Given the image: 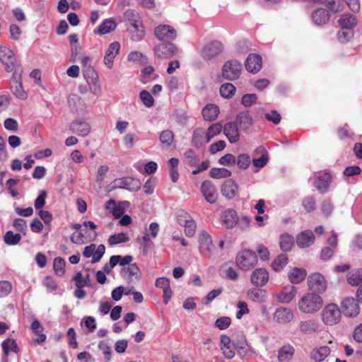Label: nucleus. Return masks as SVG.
Masks as SVG:
<instances>
[{
  "label": "nucleus",
  "instance_id": "c756f323",
  "mask_svg": "<svg viewBox=\"0 0 362 362\" xmlns=\"http://www.w3.org/2000/svg\"><path fill=\"white\" fill-rule=\"evenodd\" d=\"M315 240V235L312 230H306L296 236V244L300 248L310 246Z\"/></svg>",
  "mask_w": 362,
  "mask_h": 362
},
{
  "label": "nucleus",
  "instance_id": "a19ab883",
  "mask_svg": "<svg viewBox=\"0 0 362 362\" xmlns=\"http://www.w3.org/2000/svg\"><path fill=\"white\" fill-rule=\"evenodd\" d=\"M338 22L343 29L347 30L352 29L357 23L356 18L350 14H343Z\"/></svg>",
  "mask_w": 362,
  "mask_h": 362
},
{
  "label": "nucleus",
  "instance_id": "20e7f679",
  "mask_svg": "<svg viewBox=\"0 0 362 362\" xmlns=\"http://www.w3.org/2000/svg\"><path fill=\"white\" fill-rule=\"evenodd\" d=\"M327 344L316 346L310 351V357L314 362H324L330 355L332 349H335L333 337L329 336L327 341Z\"/></svg>",
  "mask_w": 362,
  "mask_h": 362
},
{
  "label": "nucleus",
  "instance_id": "f8f14e48",
  "mask_svg": "<svg viewBox=\"0 0 362 362\" xmlns=\"http://www.w3.org/2000/svg\"><path fill=\"white\" fill-rule=\"evenodd\" d=\"M223 45L219 41H211L202 49V56L206 60H210L218 56L223 51Z\"/></svg>",
  "mask_w": 362,
  "mask_h": 362
},
{
  "label": "nucleus",
  "instance_id": "de8ad7c7",
  "mask_svg": "<svg viewBox=\"0 0 362 362\" xmlns=\"http://www.w3.org/2000/svg\"><path fill=\"white\" fill-rule=\"evenodd\" d=\"M117 24L112 19L105 20L98 27V33L104 35L109 33L110 31L116 28Z\"/></svg>",
  "mask_w": 362,
  "mask_h": 362
},
{
  "label": "nucleus",
  "instance_id": "4d7b16f0",
  "mask_svg": "<svg viewBox=\"0 0 362 362\" xmlns=\"http://www.w3.org/2000/svg\"><path fill=\"white\" fill-rule=\"evenodd\" d=\"M235 163L239 168L245 170L250 166L251 159L248 154L242 153L237 157Z\"/></svg>",
  "mask_w": 362,
  "mask_h": 362
},
{
  "label": "nucleus",
  "instance_id": "c03bdc74",
  "mask_svg": "<svg viewBox=\"0 0 362 362\" xmlns=\"http://www.w3.org/2000/svg\"><path fill=\"white\" fill-rule=\"evenodd\" d=\"M2 349L4 354L7 356L11 352L18 353L19 349L16 341L13 339H7L1 343Z\"/></svg>",
  "mask_w": 362,
  "mask_h": 362
},
{
  "label": "nucleus",
  "instance_id": "774afa93",
  "mask_svg": "<svg viewBox=\"0 0 362 362\" xmlns=\"http://www.w3.org/2000/svg\"><path fill=\"white\" fill-rule=\"evenodd\" d=\"M185 162L191 166H194L197 163L198 158L197 157L196 153L194 151L189 149L187 150L185 154Z\"/></svg>",
  "mask_w": 362,
  "mask_h": 362
},
{
  "label": "nucleus",
  "instance_id": "9b49d317",
  "mask_svg": "<svg viewBox=\"0 0 362 362\" xmlns=\"http://www.w3.org/2000/svg\"><path fill=\"white\" fill-rule=\"evenodd\" d=\"M199 251L204 257H210L215 250L210 235L202 231L199 236Z\"/></svg>",
  "mask_w": 362,
  "mask_h": 362
},
{
  "label": "nucleus",
  "instance_id": "8fccbe9b",
  "mask_svg": "<svg viewBox=\"0 0 362 362\" xmlns=\"http://www.w3.org/2000/svg\"><path fill=\"white\" fill-rule=\"evenodd\" d=\"M293 245V238L288 233L280 236L279 245L284 252L290 251Z\"/></svg>",
  "mask_w": 362,
  "mask_h": 362
},
{
  "label": "nucleus",
  "instance_id": "a211bd4d",
  "mask_svg": "<svg viewBox=\"0 0 362 362\" xmlns=\"http://www.w3.org/2000/svg\"><path fill=\"white\" fill-rule=\"evenodd\" d=\"M121 275L127 281L134 283L140 279L141 272L137 265L134 263L125 267H122Z\"/></svg>",
  "mask_w": 362,
  "mask_h": 362
},
{
  "label": "nucleus",
  "instance_id": "58836bf2",
  "mask_svg": "<svg viewBox=\"0 0 362 362\" xmlns=\"http://www.w3.org/2000/svg\"><path fill=\"white\" fill-rule=\"evenodd\" d=\"M136 242L139 244V248L144 255H147L149 249L153 245V242L151 240V236L148 233H145L142 238L138 237Z\"/></svg>",
  "mask_w": 362,
  "mask_h": 362
},
{
  "label": "nucleus",
  "instance_id": "aec40b11",
  "mask_svg": "<svg viewBox=\"0 0 362 362\" xmlns=\"http://www.w3.org/2000/svg\"><path fill=\"white\" fill-rule=\"evenodd\" d=\"M294 314L288 308H278L274 313L273 318L279 324H287L293 320Z\"/></svg>",
  "mask_w": 362,
  "mask_h": 362
},
{
  "label": "nucleus",
  "instance_id": "dca6fc26",
  "mask_svg": "<svg viewBox=\"0 0 362 362\" xmlns=\"http://www.w3.org/2000/svg\"><path fill=\"white\" fill-rule=\"evenodd\" d=\"M269 277V272L266 269L257 268L251 273L250 282L257 287H262L268 282Z\"/></svg>",
  "mask_w": 362,
  "mask_h": 362
},
{
  "label": "nucleus",
  "instance_id": "4be33fe9",
  "mask_svg": "<svg viewBox=\"0 0 362 362\" xmlns=\"http://www.w3.org/2000/svg\"><path fill=\"white\" fill-rule=\"evenodd\" d=\"M119 49L120 45L118 42H113L109 45L103 59V62L108 69L112 68L114 59L119 54Z\"/></svg>",
  "mask_w": 362,
  "mask_h": 362
},
{
  "label": "nucleus",
  "instance_id": "423d86ee",
  "mask_svg": "<svg viewBox=\"0 0 362 362\" xmlns=\"http://www.w3.org/2000/svg\"><path fill=\"white\" fill-rule=\"evenodd\" d=\"M177 221L178 223L185 228V235L193 237L197 229V224L192 216L183 210L177 212Z\"/></svg>",
  "mask_w": 362,
  "mask_h": 362
},
{
  "label": "nucleus",
  "instance_id": "0eeeda50",
  "mask_svg": "<svg viewBox=\"0 0 362 362\" xmlns=\"http://www.w3.org/2000/svg\"><path fill=\"white\" fill-rule=\"evenodd\" d=\"M83 74L89 86L90 91L95 95L100 94L101 87L95 69L92 66H85L83 67Z\"/></svg>",
  "mask_w": 362,
  "mask_h": 362
},
{
  "label": "nucleus",
  "instance_id": "603ef678",
  "mask_svg": "<svg viewBox=\"0 0 362 362\" xmlns=\"http://www.w3.org/2000/svg\"><path fill=\"white\" fill-rule=\"evenodd\" d=\"M129 240V237L127 233H119L114 234L108 238V243L110 245H115L122 243H127Z\"/></svg>",
  "mask_w": 362,
  "mask_h": 362
},
{
  "label": "nucleus",
  "instance_id": "3c124183",
  "mask_svg": "<svg viewBox=\"0 0 362 362\" xmlns=\"http://www.w3.org/2000/svg\"><path fill=\"white\" fill-rule=\"evenodd\" d=\"M209 175L213 178L221 179L229 177L231 175V172L224 168H214L210 170Z\"/></svg>",
  "mask_w": 362,
  "mask_h": 362
},
{
  "label": "nucleus",
  "instance_id": "cd10ccee",
  "mask_svg": "<svg viewBox=\"0 0 362 362\" xmlns=\"http://www.w3.org/2000/svg\"><path fill=\"white\" fill-rule=\"evenodd\" d=\"M295 354L294 347L290 344H284L278 350V362H291Z\"/></svg>",
  "mask_w": 362,
  "mask_h": 362
},
{
  "label": "nucleus",
  "instance_id": "a18cd8bd",
  "mask_svg": "<svg viewBox=\"0 0 362 362\" xmlns=\"http://www.w3.org/2000/svg\"><path fill=\"white\" fill-rule=\"evenodd\" d=\"M347 282L352 286L359 285L362 282V269L353 270L347 276Z\"/></svg>",
  "mask_w": 362,
  "mask_h": 362
},
{
  "label": "nucleus",
  "instance_id": "09e8293b",
  "mask_svg": "<svg viewBox=\"0 0 362 362\" xmlns=\"http://www.w3.org/2000/svg\"><path fill=\"white\" fill-rule=\"evenodd\" d=\"M33 332L37 336V338L34 339V341L37 343L44 342L46 339V335L42 333L43 328L37 320H34L31 325Z\"/></svg>",
  "mask_w": 362,
  "mask_h": 362
},
{
  "label": "nucleus",
  "instance_id": "5fc2aeb1",
  "mask_svg": "<svg viewBox=\"0 0 362 362\" xmlns=\"http://www.w3.org/2000/svg\"><path fill=\"white\" fill-rule=\"evenodd\" d=\"M235 93V87L230 83L223 84L220 88V94L225 98L232 97Z\"/></svg>",
  "mask_w": 362,
  "mask_h": 362
},
{
  "label": "nucleus",
  "instance_id": "f257e3e1",
  "mask_svg": "<svg viewBox=\"0 0 362 362\" xmlns=\"http://www.w3.org/2000/svg\"><path fill=\"white\" fill-rule=\"evenodd\" d=\"M322 298L315 292H307L298 300V308L299 311L305 315H312L318 313L323 306Z\"/></svg>",
  "mask_w": 362,
  "mask_h": 362
},
{
  "label": "nucleus",
  "instance_id": "bf43d9fd",
  "mask_svg": "<svg viewBox=\"0 0 362 362\" xmlns=\"http://www.w3.org/2000/svg\"><path fill=\"white\" fill-rule=\"evenodd\" d=\"M174 139L173 133L170 130H164L161 132L159 136L160 141L162 144L169 146Z\"/></svg>",
  "mask_w": 362,
  "mask_h": 362
},
{
  "label": "nucleus",
  "instance_id": "49530a36",
  "mask_svg": "<svg viewBox=\"0 0 362 362\" xmlns=\"http://www.w3.org/2000/svg\"><path fill=\"white\" fill-rule=\"evenodd\" d=\"M131 39L133 41H140L145 35V30L144 29L143 23H139V25L132 26L130 29Z\"/></svg>",
  "mask_w": 362,
  "mask_h": 362
},
{
  "label": "nucleus",
  "instance_id": "6e6d98bb",
  "mask_svg": "<svg viewBox=\"0 0 362 362\" xmlns=\"http://www.w3.org/2000/svg\"><path fill=\"white\" fill-rule=\"evenodd\" d=\"M223 130V127L219 123H215L211 124L208 129L206 131V141H210L216 135L219 134Z\"/></svg>",
  "mask_w": 362,
  "mask_h": 362
},
{
  "label": "nucleus",
  "instance_id": "f3484780",
  "mask_svg": "<svg viewBox=\"0 0 362 362\" xmlns=\"http://www.w3.org/2000/svg\"><path fill=\"white\" fill-rule=\"evenodd\" d=\"M105 251L104 245L96 246L95 244H90L84 248L83 255L86 258L92 257V262H98Z\"/></svg>",
  "mask_w": 362,
  "mask_h": 362
},
{
  "label": "nucleus",
  "instance_id": "338daca9",
  "mask_svg": "<svg viewBox=\"0 0 362 362\" xmlns=\"http://www.w3.org/2000/svg\"><path fill=\"white\" fill-rule=\"evenodd\" d=\"M13 226L15 229L23 235L26 234L28 229L27 221L23 218H16L13 221Z\"/></svg>",
  "mask_w": 362,
  "mask_h": 362
},
{
  "label": "nucleus",
  "instance_id": "7c9ffc66",
  "mask_svg": "<svg viewBox=\"0 0 362 362\" xmlns=\"http://www.w3.org/2000/svg\"><path fill=\"white\" fill-rule=\"evenodd\" d=\"M246 69L251 73H257L262 68V58L259 55L250 54L245 62Z\"/></svg>",
  "mask_w": 362,
  "mask_h": 362
},
{
  "label": "nucleus",
  "instance_id": "c85d7f7f",
  "mask_svg": "<svg viewBox=\"0 0 362 362\" xmlns=\"http://www.w3.org/2000/svg\"><path fill=\"white\" fill-rule=\"evenodd\" d=\"M221 193L228 199L235 197L238 193V184L232 179L226 180L222 185Z\"/></svg>",
  "mask_w": 362,
  "mask_h": 362
},
{
  "label": "nucleus",
  "instance_id": "72a5a7b5",
  "mask_svg": "<svg viewBox=\"0 0 362 362\" xmlns=\"http://www.w3.org/2000/svg\"><path fill=\"white\" fill-rule=\"evenodd\" d=\"M329 19V11L325 8H318L312 13V20L317 25L325 24Z\"/></svg>",
  "mask_w": 362,
  "mask_h": 362
},
{
  "label": "nucleus",
  "instance_id": "ddd939ff",
  "mask_svg": "<svg viewBox=\"0 0 362 362\" xmlns=\"http://www.w3.org/2000/svg\"><path fill=\"white\" fill-rule=\"evenodd\" d=\"M156 37L160 41H172L177 37L176 30L168 25H160L155 28Z\"/></svg>",
  "mask_w": 362,
  "mask_h": 362
},
{
  "label": "nucleus",
  "instance_id": "393cba45",
  "mask_svg": "<svg viewBox=\"0 0 362 362\" xmlns=\"http://www.w3.org/2000/svg\"><path fill=\"white\" fill-rule=\"evenodd\" d=\"M21 76L17 71L13 74L11 81V90L13 93L18 98L25 100L27 98V93L23 90L22 83L21 81Z\"/></svg>",
  "mask_w": 362,
  "mask_h": 362
},
{
  "label": "nucleus",
  "instance_id": "412c9836",
  "mask_svg": "<svg viewBox=\"0 0 362 362\" xmlns=\"http://www.w3.org/2000/svg\"><path fill=\"white\" fill-rule=\"evenodd\" d=\"M201 192L206 202L214 204L216 202L218 194L216 187L210 181L205 180L201 186Z\"/></svg>",
  "mask_w": 362,
  "mask_h": 362
},
{
  "label": "nucleus",
  "instance_id": "6e6552de",
  "mask_svg": "<svg viewBox=\"0 0 362 362\" xmlns=\"http://www.w3.org/2000/svg\"><path fill=\"white\" fill-rule=\"evenodd\" d=\"M308 286L311 292H315L317 294L324 293L327 288V282L320 273L315 272L310 274L308 277Z\"/></svg>",
  "mask_w": 362,
  "mask_h": 362
},
{
  "label": "nucleus",
  "instance_id": "79ce46f5",
  "mask_svg": "<svg viewBox=\"0 0 362 362\" xmlns=\"http://www.w3.org/2000/svg\"><path fill=\"white\" fill-rule=\"evenodd\" d=\"M329 182V175L325 174L322 176L315 177L314 181L315 187L321 192H325L327 190Z\"/></svg>",
  "mask_w": 362,
  "mask_h": 362
},
{
  "label": "nucleus",
  "instance_id": "473e14b6",
  "mask_svg": "<svg viewBox=\"0 0 362 362\" xmlns=\"http://www.w3.org/2000/svg\"><path fill=\"white\" fill-rule=\"evenodd\" d=\"M307 276V272L304 269L294 267L290 270L288 274V280L293 284H298L302 282Z\"/></svg>",
  "mask_w": 362,
  "mask_h": 362
},
{
  "label": "nucleus",
  "instance_id": "6ab92c4d",
  "mask_svg": "<svg viewBox=\"0 0 362 362\" xmlns=\"http://www.w3.org/2000/svg\"><path fill=\"white\" fill-rule=\"evenodd\" d=\"M69 130L78 136H86L90 132V126L85 120L77 119L70 123Z\"/></svg>",
  "mask_w": 362,
  "mask_h": 362
},
{
  "label": "nucleus",
  "instance_id": "5701e85b",
  "mask_svg": "<svg viewBox=\"0 0 362 362\" xmlns=\"http://www.w3.org/2000/svg\"><path fill=\"white\" fill-rule=\"evenodd\" d=\"M223 133L228 140L232 143H236L240 139V133L237 126V122H229L225 124L223 127Z\"/></svg>",
  "mask_w": 362,
  "mask_h": 362
},
{
  "label": "nucleus",
  "instance_id": "1a4fd4ad",
  "mask_svg": "<svg viewBox=\"0 0 362 362\" xmlns=\"http://www.w3.org/2000/svg\"><path fill=\"white\" fill-rule=\"evenodd\" d=\"M242 71V64L237 60L226 62L222 69L223 76L227 80H235L238 78Z\"/></svg>",
  "mask_w": 362,
  "mask_h": 362
},
{
  "label": "nucleus",
  "instance_id": "ea45409f",
  "mask_svg": "<svg viewBox=\"0 0 362 362\" xmlns=\"http://www.w3.org/2000/svg\"><path fill=\"white\" fill-rule=\"evenodd\" d=\"M206 139V132L203 128H197L194 131L192 142L194 146L199 147L209 142Z\"/></svg>",
  "mask_w": 362,
  "mask_h": 362
},
{
  "label": "nucleus",
  "instance_id": "f03ea898",
  "mask_svg": "<svg viewBox=\"0 0 362 362\" xmlns=\"http://www.w3.org/2000/svg\"><path fill=\"white\" fill-rule=\"evenodd\" d=\"M321 310L320 319L324 325L333 327L340 322L341 312L337 303H329Z\"/></svg>",
  "mask_w": 362,
  "mask_h": 362
},
{
  "label": "nucleus",
  "instance_id": "f704fd0d",
  "mask_svg": "<svg viewBox=\"0 0 362 362\" xmlns=\"http://www.w3.org/2000/svg\"><path fill=\"white\" fill-rule=\"evenodd\" d=\"M219 114V108L214 104L206 105L202 110V115L205 120H215Z\"/></svg>",
  "mask_w": 362,
  "mask_h": 362
},
{
  "label": "nucleus",
  "instance_id": "864d4df0",
  "mask_svg": "<svg viewBox=\"0 0 362 362\" xmlns=\"http://www.w3.org/2000/svg\"><path fill=\"white\" fill-rule=\"evenodd\" d=\"M288 264V257L286 255H279L272 262V267L275 272L281 271Z\"/></svg>",
  "mask_w": 362,
  "mask_h": 362
},
{
  "label": "nucleus",
  "instance_id": "e2e57ef3",
  "mask_svg": "<svg viewBox=\"0 0 362 362\" xmlns=\"http://www.w3.org/2000/svg\"><path fill=\"white\" fill-rule=\"evenodd\" d=\"M127 59L130 62H138L141 64L146 63V57L141 52L137 51L131 52Z\"/></svg>",
  "mask_w": 362,
  "mask_h": 362
},
{
  "label": "nucleus",
  "instance_id": "7ed1b4c3",
  "mask_svg": "<svg viewBox=\"0 0 362 362\" xmlns=\"http://www.w3.org/2000/svg\"><path fill=\"white\" fill-rule=\"evenodd\" d=\"M237 267L243 271H249L257 263V257L250 250H243L239 252L235 258Z\"/></svg>",
  "mask_w": 362,
  "mask_h": 362
},
{
  "label": "nucleus",
  "instance_id": "c9c22d12",
  "mask_svg": "<svg viewBox=\"0 0 362 362\" xmlns=\"http://www.w3.org/2000/svg\"><path fill=\"white\" fill-rule=\"evenodd\" d=\"M124 21L129 23L131 27L142 23L140 15L133 9L127 10L123 16Z\"/></svg>",
  "mask_w": 362,
  "mask_h": 362
},
{
  "label": "nucleus",
  "instance_id": "b1692460",
  "mask_svg": "<svg viewBox=\"0 0 362 362\" xmlns=\"http://www.w3.org/2000/svg\"><path fill=\"white\" fill-rule=\"evenodd\" d=\"M176 50L175 45L171 43H160L154 48L156 55L163 59L172 57L175 54Z\"/></svg>",
  "mask_w": 362,
  "mask_h": 362
},
{
  "label": "nucleus",
  "instance_id": "9d476101",
  "mask_svg": "<svg viewBox=\"0 0 362 362\" xmlns=\"http://www.w3.org/2000/svg\"><path fill=\"white\" fill-rule=\"evenodd\" d=\"M0 61L5 65L7 71H12L16 64L13 50L3 45H0Z\"/></svg>",
  "mask_w": 362,
  "mask_h": 362
},
{
  "label": "nucleus",
  "instance_id": "69168bd1",
  "mask_svg": "<svg viewBox=\"0 0 362 362\" xmlns=\"http://www.w3.org/2000/svg\"><path fill=\"white\" fill-rule=\"evenodd\" d=\"M68 104L73 110H78L82 105V100L78 95L74 94L69 97Z\"/></svg>",
  "mask_w": 362,
  "mask_h": 362
},
{
  "label": "nucleus",
  "instance_id": "052dcab7",
  "mask_svg": "<svg viewBox=\"0 0 362 362\" xmlns=\"http://www.w3.org/2000/svg\"><path fill=\"white\" fill-rule=\"evenodd\" d=\"M74 281H76V287H84L89 285L90 276L86 274L83 276L81 272H78L74 277Z\"/></svg>",
  "mask_w": 362,
  "mask_h": 362
},
{
  "label": "nucleus",
  "instance_id": "e433bc0d",
  "mask_svg": "<svg viewBox=\"0 0 362 362\" xmlns=\"http://www.w3.org/2000/svg\"><path fill=\"white\" fill-rule=\"evenodd\" d=\"M240 129L247 130L252 126L253 119L248 112H240L236 117V122Z\"/></svg>",
  "mask_w": 362,
  "mask_h": 362
},
{
  "label": "nucleus",
  "instance_id": "37998d69",
  "mask_svg": "<svg viewBox=\"0 0 362 362\" xmlns=\"http://www.w3.org/2000/svg\"><path fill=\"white\" fill-rule=\"evenodd\" d=\"M257 151H260L262 153L260 158H254L252 159V163H253L254 166H255L256 168H262L264 165H266V164L268 162V155H267V153L265 148L262 146L257 148L255 150V153H257Z\"/></svg>",
  "mask_w": 362,
  "mask_h": 362
},
{
  "label": "nucleus",
  "instance_id": "13d9d810",
  "mask_svg": "<svg viewBox=\"0 0 362 362\" xmlns=\"http://www.w3.org/2000/svg\"><path fill=\"white\" fill-rule=\"evenodd\" d=\"M21 239V235L19 233L14 234L12 231H7L4 235V242L7 245H17Z\"/></svg>",
  "mask_w": 362,
  "mask_h": 362
},
{
  "label": "nucleus",
  "instance_id": "680f3d73",
  "mask_svg": "<svg viewBox=\"0 0 362 362\" xmlns=\"http://www.w3.org/2000/svg\"><path fill=\"white\" fill-rule=\"evenodd\" d=\"M65 261L62 257H56L54 259L53 268L57 275L62 276L64 273Z\"/></svg>",
  "mask_w": 362,
  "mask_h": 362
},
{
  "label": "nucleus",
  "instance_id": "a878e982",
  "mask_svg": "<svg viewBox=\"0 0 362 362\" xmlns=\"http://www.w3.org/2000/svg\"><path fill=\"white\" fill-rule=\"evenodd\" d=\"M221 220L226 228H233L238 221V214L234 209H228L223 212Z\"/></svg>",
  "mask_w": 362,
  "mask_h": 362
},
{
  "label": "nucleus",
  "instance_id": "39448f33",
  "mask_svg": "<svg viewBox=\"0 0 362 362\" xmlns=\"http://www.w3.org/2000/svg\"><path fill=\"white\" fill-rule=\"evenodd\" d=\"M360 303L354 297H346L340 302V310L341 313L346 317H356L361 311Z\"/></svg>",
  "mask_w": 362,
  "mask_h": 362
},
{
  "label": "nucleus",
  "instance_id": "bb28decb",
  "mask_svg": "<svg viewBox=\"0 0 362 362\" xmlns=\"http://www.w3.org/2000/svg\"><path fill=\"white\" fill-rule=\"evenodd\" d=\"M247 296L253 303H263L267 301L268 294L264 289L252 288L247 291Z\"/></svg>",
  "mask_w": 362,
  "mask_h": 362
},
{
  "label": "nucleus",
  "instance_id": "4c0bfd02",
  "mask_svg": "<svg viewBox=\"0 0 362 362\" xmlns=\"http://www.w3.org/2000/svg\"><path fill=\"white\" fill-rule=\"evenodd\" d=\"M97 236V233L95 231L93 232L92 235H90L89 237L88 235H86L83 234L81 231V232H76L74 233L71 235V240L72 243L77 244V245H82L84 244L88 241H91L95 238Z\"/></svg>",
  "mask_w": 362,
  "mask_h": 362
},
{
  "label": "nucleus",
  "instance_id": "2eb2a0df",
  "mask_svg": "<svg viewBox=\"0 0 362 362\" xmlns=\"http://www.w3.org/2000/svg\"><path fill=\"white\" fill-rule=\"evenodd\" d=\"M297 294V288L291 284L286 285L281 291L276 293L278 301L283 304L290 303Z\"/></svg>",
  "mask_w": 362,
  "mask_h": 362
},
{
  "label": "nucleus",
  "instance_id": "4468645a",
  "mask_svg": "<svg viewBox=\"0 0 362 362\" xmlns=\"http://www.w3.org/2000/svg\"><path fill=\"white\" fill-rule=\"evenodd\" d=\"M321 327L320 322L315 318L300 321L298 330L303 335H311L317 332Z\"/></svg>",
  "mask_w": 362,
  "mask_h": 362
},
{
  "label": "nucleus",
  "instance_id": "0e129e2a",
  "mask_svg": "<svg viewBox=\"0 0 362 362\" xmlns=\"http://www.w3.org/2000/svg\"><path fill=\"white\" fill-rule=\"evenodd\" d=\"M139 96L140 99L146 107H150L153 105L154 100L151 93L147 90H144L141 91Z\"/></svg>",
  "mask_w": 362,
  "mask_h": 362
},
{
  "label": "nucleus",
  "instance_id": "2f4dec72",
  "mask_svg": "<svg viewBox=\"0 0 362 362\" xmlns=\"http://www.w3.org/2000/svg\"><path fill=\"white\" fill-rule=\"evenodd\" d=\"M156 286L162 288L163 292V302L165 304H167L172 297L170 280L165 277L158 278L156 281Z\"/></svg>",
  "mask_w": 362,
  "mask_h": 362
}]
</instances>
